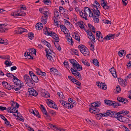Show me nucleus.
I'll list each match as a JSON object with an SVG mask.
<instances>
[{"instance_id": "nucleus-1", "label": "nucleus", "mask_w": 131, "mask_h": 131, "mask_svg": "<svg viewBox=\"0 0 131 131\" xmlns=\"http://www.w3.org/2000/svg\"><path fill=\"white\" fill-rule=\"evenodd\" d=\"M84 11H81L80 13V15L83 18H84L86 20H88L87 16L88 15L87 13H89V15L90 14H91L93 13L91 9H90L88 7H86L84 8Z\"/></svg>"}, {"instance_id": "nucleus-2", "label": "nucleus", "mask_w": 131, "mask_h": 131, "mask_svg": "<svg viewBox=\"0 0 131 131\" xmlns=\"http://www.w3.org/2000/svg\"><path fill=\"white\" fill-rule=\"evenodd\" d=\"M80 52L84 56H86L89 55L90 52L88 48L83 45H80L78 46Z\"/></svg>"}, {"instance_id": "nucleus-3", "label": "nucleus", "mask_w": 131, "mask_h": 131, "mask_svg": "<svg viewBox=\"0 0 131 131\" xmlns=\"http://www.w3.org/2000/svg\"><path fill=\"white\" fill-rule=\"evenodd\" d=\"M24 78L27 85L28 86L32 87L34 85V83L31 80L29 76L26 74L24 76Z\"/></svg>"}, {"instance_id": "nucleus-4", "label": "nucleus", "mask_w": 131, "mask_h": 131, "mask_svg": "<svg viewBox=\"0 0 131 131\" xmlns=\"http://www.w3.org/2000/svg\"><path fill=\"white\" fill-rule=\"evenodd\" d=\"M100 15V13H99L93 14L92 13L91 14H90V17H92L95 23H98L99 21V16Z\"/></svg>"}, {"instance_id": "nucleus-5", "label": "nucleus", "mask_w": 131, "mask_h": 131, "mask_svg": "<svg viewBox=\"0 0 131 131\" xmlns=\"http://www.w3.org/2000/svg\"><path fill=\"white\" fill-rule=\"evenodd\" d=\"M2 83L4 87L8 90H10L11 89L13 90V88H14L15 86L14 85H12L13 83H10L9 84L6 82L3 81Z\"/></svg>"}, {"instance_id": "nucleus-6", "label": "nucleus", "mask_w": 131, "mask_h": 131, "mask_svg": "<svg viewBox=\"0 0 131 131\" xmlns=\"http://www.w3.org/2000/svg\"><path fill=\"white\" fill-rule=\"evenodd\" d=\"M12 16L15 17L18 16H23L25 15V14L20 10H19L16 12H13L11 14Z\"/></svg>"}, {"instance_id": "nucleus-7", "label": "nucleus", "mask_w": 131, "mask_h": 131, "mask_svg": "<svg viewBox=\"0 0 131 131\" xmlns=\"http://www.w3.org/2000/svg\"><path fill=\"white\" fill-rule=\"evenodd\" d=\"M13 81L15 84V86H15L14 87H16L17 86L22 84L20 81L15 76H13Z\"/></svg>"}, {"instance_id": "nucleus-8", "label": "nucleus", "mask_w": 131, "mask_h": 131, "mask_svg": "<svg viewBox=\"0 0 131 131\" xmlns=\"http://www.w3.org/2000/svg\"><path fill=\"white\" fill-rule=\"evenodd\" d=\"M7 112L10 113H18V110L15 106H12L8 107L7 110Z\"/></svg>"}, {"instance_id": "nucleus-9", "label": "nucleus", "mask_w": 131, "mask_h": 131, "mask_svg": "<svg viewBox=\"0 0 131 131\" xmlns=\"http://www.w3.org/2000/svg\"><path fill=\"white\" fill-rule=\"evenodd\" d=\"M96 37L97 39L99 41H102L104 39L103 37L102 34L101 32L99 31H97L96 34Z\"/></svg>"}, {"instance_id": "nucleus-10", "label": "nucleus", "mask_w": 131, "mask_h": 131, "mask_svg": "<svg viewBox=\"0 0 131 131\" xmlns=\"http://www.w3.org/2000/svg\"><path fill=\"white\" fill-rule=\"evenodd\" d=\"M117 119L120 122L124 123H127L128 118L122 116L121 115L117 117Z\"/></svg>"}, {"instance_id": "nucleus-11", "label": "nucleus", "mask_w": 131, "mask_h": 131, "mask_svg": "<svg viewBox=\"0 0 131 131\" xmlns=\"http://www.w3.org/2000/svg\"><path fill=\"white\" fill-rule=\"evenodd\" d=\"M74 69H77V70L80 71L82 70V68L81 66H80L79 64L77 62H76L75 63H74L73 65Z\"/></svg>"}, {"instance_id": "nucleus-12", "label": "nucleus", "mask_w": 131, "mask_h": 131, "mask_svg": "<svg viewBox=\"0 0 131 131\" xmlns=\"http://www.w3.org/2000/svg\"><path fill=\"white\" fill-rule=\"evenodd\" d=\"M29 93L30 95L34 96H37L38 94V93L34 89H29Z\"/></svg>"}, {"instance_id": "nucleus-13", "label": "nucleus", "mask_w": 131, "mask_h": 131, "mask_svg": "<svg viewBox=\"0 0 131 131\" xmlns=\"http://www.w3.org/2000/svg\"><path fill=\"white\" fill-rule=\"evenodd\" d=\"M92 8L91 9V10L92 11L93 14L100 13V12L99 10L97 7V6L94 5H92Z\"/></svg>"}, {"instance_id": "nucleus-14", "label": "nucleus", "mask_w": 131, "mask_h": 131, "mask_svg": "<svg viewBox=\"0 0 131 131\" xmlns=\"http://www.w3.org/2000/svg\"><path fill=\"white\" fill-rule=\"evenodd\" d=\"M117 100L120 102H122L124 104H126L128 101L126 99H125L124 98L122 97H118Z\"/></svg>"}, {"instance_id": "nucleus-15", "label": "nucleus", "mask_w": 131, "mask_h": 131, "mask_svg": "<svg viewBox=\"0 0 131 131\" xmlns=\"http://www.w3.org/2000/svg\"><path fill=\"white\" fill-rule=\"evenodd\" d=\"M45 51L46 52V56L47 59L51 60L52 62H54V60L53 59V58L49 54H50L51 53L49 51L48 52L46 49H45Z\"/></svg>"}, {"instance_id": "nucleus-16", "label": "nucleus", "mask_w": 131, "mask_h": 131, "mask_svg": "<svg viewBox=\"0 0 131 131\" xmlns=\"http://www.w3.org/2000/svg\"><path fill=\"white\" fill-rule=\"evenodd\" d=\"M110 71L114 77L116 78L117 77L116 72L114 67H112L110 69Z\"/></svg>"}, {"instance_id": "nucleus-17", "label": "nucleus", "mask_w": 131, "mask_h": 131, "mask_svg": "<svg viewBox=\"0 0 131 131\" xmlns=\"http://www.w3.org/2000/svg\"><path fill=\"white\" fill-rule=\"evenodd\" d=\"M72 80H73V82L76 85H78L79 86L77 87V88L80 89L81 88V86H80L81 83L78 80H77L76 79H72Z\"/></svg>"}, {"instance_id": "nucleus-18", "label": "nucleus", "mask_w": 131, "mask_h": 131, "mask_svg": "<svg viewBox=\"0 0 131 131\" xmlns=\"http://www.w3.org/2000/svg\"><path fill=\"white\" fill-rule=\"evenodd\" d=\"M70 70L72 74L75 76H77L80 73L77 71L78 70L77 69H74L72 68Z\"/></svg>"}, {"instance_id": "nucleus-19", "label": "nucleus", "mask_w": 131, "mask_h": 131, "mask_svg": "<svg viewBox=\"0 0 131 131\" xmlns=\"http://www.w3.org/2000/svg\"><path fill=\"white\" fill-rule=\"evenodd\" d=\"M112 117L116 118L117 119V117H118L119 115H120L119 112H117L115 111H112Z\"/></svg>"}, {"instance_id": "nucleus-20", "label": "nucleus", "mask_w": 131, "mask_h": 131, "mask_svg": "<svg viewBox=\"0 0 131 131\" xmlns=\"http://www.w3.org/2000/svg\"><path fill=\"white\" fill-rule=\"evenodd\" d=\"M43 24L40 23H39L36 24V29L37 30H39L42 28Z\"/></svg>"}, {"instance_id": "nucleus-21", "label": "nucleus", "mask_w": 131, "mask_h": 131, "mask_svg": "<svg viewBox=\"0 0 131 131\" xmlns=\"http://www.w3.org/2000/svg\"><path fill=\"white\" fill-rule=\"evenodd\" d=\"M41 42L44 45L46 46L48 48H49L50 50L51 51L50 49L51 45L49 43L44 39H42L41 41Z\"/></svg>"}, {"instance_id": "nucleus-22", "label": "nucleus", "mask_w": 131, "mask_h": 131, "mask_svg": "<svg viewBox=\"0 0 131 131\" xmlns=\"http://www.w3.org/2000/svg\"><path fill=\"white\" fill-rule=\"evenodd\" d=\"M114 38V35L110 34L107 35L104 38V39L106 40H110L113 39Z\"/></svg>"}, {"instance_id": "nucleus-23", "label": "nucleus", "mask_w": 131, "mask_h": 131, "mask_svg": "<svg viewBox=\"0 0 131 131\" xmlns=\"http://www.w3.org/2000/svg\"><path fill=\"white\" fill-rule=\"evenodd\" d=\"M112 111L109 110H107L106 111V113H104V114L105 115L104 116H109L111 117L112 115Z\"/></svg>"}, {"instance_id": "nucleus-24", "label": "nucleus", "mask_w": 131, "mask_h": 131, "mask_svg": "<svg viewBox=\"0 0 131 131\" xmlns=\"http://www.w3.org/2000/svg\"><path fill=\"white\" fill-rule=\"evenodd\" d=\"M105 103L107 105L110 106H112L113 101L109 100H105Z\"/></svg>"}, {"instance_id": "nucleus-25", "label": "nucleus", "mask_w": 131, "mask_h": 131, "mask_svg": "<svg viewBox=\"0 0 131 131\" xmlns=\"http://www.w3.org/2000/svg\"><path fill=\"white\" fill-rule=\"evenodd\" d=\"M67 42L69 44H70L72 45L73 44V41L71 37L69 36V37H68L67 38Z\"/></svg>"}, {"instance_id": "nucleus-26", "label": "nucleus", "mask_w": 131, "mask_h": 131, "mask_svg": "<svg viewBox=\"0 0 131 131\" xmlns=\"http://www.w3.org/2000/svg\"><path fill=\"white\" fill-rule=\"evenodd\" d=\"M31 79L35 82L37 83L39 81V79L38 77L35 75L32 76Z\"/></svg>"}, {"instance_id": "nucleus-27", "label": "nucleus", "mask_w": 131, "mask_h": 131, "mask_svg": "<svg viewBox=\"0 0 131 131\" xmlns=\"http://www.w3.org/2000/svg\"><path fill=\"white\" fill-rule=\"evenodd\" d=\"M19 34H22L24 32H27V30L26 29L21 27L20 28L18 29Z\"/></svg>"}, {"instance_id": "nucleus-28", "label": "nucleus", "mask_w": 131, "mask_h": 131, "mask_svg": "<svg viewBox=\"0 0 131 131\" xmlns=\"http://www.w3.org/2000/svg\"><path fill=\"white\" fill-rule=\"evenodd\" d=\"M57 35V34L56 33L51 31L50 32V33H49V36L52 37V38L54 39H55V38Z\"/></svg>"}, {"instance_id": "nucleus-29", "label": "nucleus", "mask_w": 131, "mask_h": 131, "mask_svg": "<svg viewBox=\"0 0 131 131\" xmlns=\"http://www.w3.org/2000/svg\"><path fill=\"white\" fill-rule=\"evenodd\" d=\"M48 17H45L43 16H42L41 18V22L44 24H46L47 22V19Z\"/></svg>"}, {"instance_id": "nucleus-30", "label": "nucleus", "mask_w": 131, "mask_h": 131, "mask_svg": "<svg viewBox=\"0 0 131 131\" xmlns=\"http://www.w3.org/2000/svg\"><path fill=\"white\" fill-rule=\"evenodd\" d=\"M81 61L84 65H86L87 66H90V63L85 59H82L81 60Z\"/></svg>"}, {"instance_id": "nucleus-31", "label": "nucleus", "mask_w": 131, "mask_h": 131, "mask_svg": "<svg viewBox=\"0 0 131 131\" xmlns=\"http://www.w3.org/2000/svg\"><path fill=\"white\" fill-rule=\"evenodd\" d=\"M104 114V113L102 114L101 113H100L98 114H96V117L98 119H100L103 116H105Z\"/></svg>"}, {"instance_id": "nucleus-32", "label": "nucleus", "mask_w": 131, "mask_h": 131, "mask_svg": "<svg viewBox=\"0 0 131 131\" xmlns=\"http://www.w3.org/2000/svg\"><path fill=\"white\" fill-rule=\"evenodd\" d=\"M83 21H79L77 23V24H77L79 26V27H80L81 28V29H83V28H84V25L83 24Z\"/></svg>"}, {"instance_id": "nucleus-33", "label": "nucleus", "mask_w": 131, "mask_h": 131, "mask_svg": "<svg viewBox=\"0 0 131 131\" xmlns=\"http://www.w3.org/2000/svg\"><path fill=\"white\" fill-rule=\"evenodd\" d=\"M39 10L40 13H43L48 11V9L46 8H40Z\"/></svg>"}, {"instance_id": "nucleus-34", "label": "nucleus", "mask_w": 131, "mask_h": 131, "mask_svg": "<svg viewBox=\"0 0 131 131\" xmlns=\"http://www.w3.org/2000/svg\"><path fill=\"white\" fill-rule=\"evenodd\" d=\"M42 95L45 97L48 98L50 97L49 93L48 92H44L42 94Z\"/></svg>"}, {"instance_id": "nucleus-35", "label": "nucleus", "mask_w": 131, "mask_h": 131, "mask_svg": "<svg viewBox=\"0 0 131 131\" xmlns=\"http://www.w3.org/2000/svg\"><path fill=\"white\" fill-rule=\"evenodd\" d=\"M93 63L95 65V66H99V62L98 61L97 59H94L93 60Z\"/></svg>"}, {"instance_id": "nucleus-36", "label": "nucleus", "mask_w": 131, "mask_h": 131, "mask_svg": "<svg viewBox=\"0 0 131 131\" xmlns=\"http://www.w3.org/2000/svg\"><path fill=\"white\" fill-rule=\"evenodd\" d=\"M12 106H15V107L18 108L19 107V104L16 102H13V103L11 104Z\"/></svg>"}, {"instance_id": "nucleus-37", "label": "nucleus", "mask_w": 131, "mask_h": 131, "mask_svg": "<svg viewBox=\"0 0 131 131\" xmlns=\"http://www.w3.org/2000/svg\"><path fill=\"white\" fill-rule=\"evenodd\" d=\"M121 104L119 103L115 102V101H113V105L112 106L115 107H117L121 106Z\"/></svg>"}, {"instance_id": "nucleus-38", "label": "nucleus", "mask_w": 131, "mask_h": 131, "mask_svg": "<svg viewBox=\"0 0 131 131\" xmlns=\"http://www.w3.org/2000/svg\"><path fill=\"white\" fill-rule=\"evenodd\" d=\"M59 10H60V13H61V12H66V11H67V10L65 9L64 8H63L61 6H60L59 7Z\"/></svg>"}, {"instance_id": "nucleus-39", "label": "nucleus", "mask_w": 131, "mask_h": 131, "mask_svg": "<svg viewBox=\"0 0 131 131\" xmlns=\"http://www.w3.org/2000/svg\"><path fill=\"white\" fill-rule=\"evenodd\" d=\"M119 112L120 115L123 113H124V114L126 115L129 113V111H124V110L121 111Z\"/></svg>"}, {"instance_id": "nucleus-40", "label": "nucleus", "mask_w": 131, "mask_h": 131, "mask_svg": "<svg viewBox=\"0 0 131 131\" xmlns=\"http://www.w3.org/2000/svg\"><path fill=\"white\" fill-rule=\"evenodd\" d=\"M34 34L32 32H30V33L28 35V38L29 39L31 40L34 37Z\"/></svg>"}, {"instance_id": "nucleus-41", "label": "nucleus", "mask_w": 131, "mask_h": 131, "mask_svg": "<svg viewBox=\"0 0 131 131\" xmlns=\"http://www.w3.org/2000/svg\"><path fill=\"white\" fill-rule=\"evenodd\" d=\"M88 37L91 40H92L93 41L95 42V36L93 35L88 36Z\"/></svg>"}, {"instance_id": "nucleus-42", "label": "nucleus", "mask_w": 131, "mask_h": 131, "mask_svg": "<svg viewBox=\"0 0 131 131\" xmlns=\"http://www.w3.org/2000/svg\"><path fill=\"white\" fill-rule=\"evenodd\" d=\"M96 103L95 102L93 103H92L91 106V107L92 108H95L100 106L99 104H98V105H96Z\"/></svg>"}, {"instance_id": "nucleus-43", "label": "nucleus", "mask_w": 131, "mask_h": 131, "mask_svg": "<svg viewBox=\"0 0 131 131\" xmlns=\"http://www.w3.org/2000/svg\"><path fill=\"white\" fill-rule=\"evenodd\" d=\"M107 3L106 1L105 0H102L101 1V5L103 7V6L107 4Z\"/></svg>"}, {"instance_id": "nucleus-44", "label": "nucleus", "mask_w": 131, "mask_h": 131, "mask_svg": "<svg viewBox=\"0 0 131 131\" xmlns=\"http://www.w3.org/2000/svg\"><path fill=\"white\" fill-rule=\"evenodd\" d=\"M4 63L7 66H10L12 65V63L11 62H10V63L8 60L5 61Z\"/></svg>"}, {"instance_id": "nucleus-45", "label": "nucleus", "mask_w": 131, "mask_h": 131, "mask_svg": "<svg viewBox=\"0 0 131 131\" xmlns=\"http://www.w3.org/2000/svg\"><path fill=\"white\" fill-rule=\"evenodd\" d=\"M18 86H19L18 87L16 88H14H14H13V89H14L16 91H19V90L20 89H21V88L23 87L24 85H22L21 84V85H19Z\"/></svg>"}, {"instance_id": "nucleus-46", "label": "nucleus", "mask_w": 131, "mask_h": 131, "mask_svg": "<svg viewBox=\"0 0 131 131\" xmlns=\"http://www.w3.org/2000/svg\"><path fill=\"white\" fill-rule=\"evenodd\" d=\"M44 32L45 34L47 35H49V33H50V32H49L48 31V29L47 27H46L45 29L44 30Z\"/></svg>"}, {"instance_id": "nucleus-47", "label": "nucleus", "mask_w": 131, "mask_h": 131, "mask_svg": "<svg viewBox=\"0 0 131 131\" xmlns=\"http://www.w3.org/2000/svg\"><path fill=\"white\" fill-rule=\"evenodd\" d=\"M124 51L126 52L125 50H121L118 52V54L120 57H122L123 56V52Z\"/></svg>"}, {"instance_id": "nucleus-48", "label": "nucleus", "mask_w": 131, "mask_h": 131, "mask_svg": "<svg viewBox=\"0 0 131 131\" xmlns=\"http://www.w3.org/2000/svg\"><path fill=\"white\" fill-rule=\"evenodd\" d=\"M116 88V91L117 92L116 93H119V92L121 90V89L120 88L119 86L118 85H117Z\"/></svg>"}, {"instance_id": "nucleus-49", "label": "nucleus", "mask_w": 131, "mask_h": 131, "mask_svg": "<svg viewBox=\"0 0 131 131\" xmlns=\"http://www.w3.org/2000/svg\"><path fill=\"white\" fill-rule=\"evenodd\" d=\"M107 86L105 83H103L102 84V88L105 90H106L107 89Z\"/></svg>"}, {"instance_id": "nucleus-50", "label": "nucleus", "mask_w": 131, "mask_h": 131, "mask_svg": "<svg viewBox=\"0 0 131 131\" xmlns=\"http://www.w3.org/2000/svg\"><path fill=\"white\" fill-rule=\"evenodd\" d=\"M60 104L64 107V105H65L66 103V102L64 100H60Z\"/></svg>"}, {"instance_id": "nucleus-51", "label": "nucleus", "mask_w": 131, "mask_h": 131, "mask_svg": "<svg viewBox=\"0 0 131 131\" xmlns=\"http://www.w3.org/2000/svg\"><path fill=\"white\" fill-rule=\"evenodd\" d=\"M41 72V70L39 68H37L36 69V72L38 74L40 75Z\"/></svg>"}, {"instance_id": "nucleus-52", "label": "nucleus", "mask_w": 131, "mask_h": 131, "mask_svg": "<svg viewBox=\"0 0 131 131\" xmlns=\"http://www.w3.org/2000/svg\"><path fill=\"white\" fill-rule=\"evenodd\" d=\"M53 102L52 101L51 102L50 101L48 104L49 106L50 107L52 108L53 107Z\"/></svg>"}, {"instance_id": "nucleus-53", "label": "nucleus", "mask_w": 131, "mask_h": 131, "mask_svg": "<svg viewBox=\"0 0 131 131\" xmlns=\"http://www.w3.org/2000/svg\"><path fill=\"white\" fill-rule=\"evenodd\" d=\"M7 76L9 78H12V77L13 78L14 75L13 74L10 73H8L6 74Z\"/></svg>"}, {"instance_id": "nucleus-54", "label": "nucleus", "mask_w": 131, "mask_h": 131, "mask_svg": "<svg viewBox=\"0 0 131 131\" xmlns=\"http://www.w3.org/2000/svg\"><path fill=\"white\" fill-rule=\"evenodd\" d=\"M75 39L78 41H80V37L78 35H75Z\"/></svg>"}, {"instance_id": "nucleus-55", "label": "nucleus", "mask_w": 131, "mask_h": 131, "mask_svg": "<svg viewBox=\"0 0 131 131\" xmlns=\"http://www.w3.org/2000/svg\"><path fill=\"white\" fill-rule=\"evenodd\" d=\"M43 2L45 4H46L47 5H49V4L51 3L50 0H43Z\"/></svg>"}, {"instance_id": "nucleus-56", "label": "nucleus", "mask_w": 131, "mask_h": 131, "mask_svg": "<svg viewBox=\"0 0 131 131\" xmlns=\"http://www.w3.org/2000/svg\"><path fill=\"white\" fill-rule=\"evenodd\" d=\"M70 103H67V102H66V103L65 104V105H64V107L69 109V106H70Z\"/></svg>"}, {"instance_id": "nucleus-57", "label": "nucleus", "mask_w": 131, "mask_h": 131, "mask_svg": "<svg viewBox=\"0 0 131 131\" xmlns=\"http://www.w3.org/2000/svg\"><path fill=\"white\" fill-rule=\"evenodd\" d=\"M57 94L59 97L63 98V97L64 96L63 95V93L62 92H58Z\"/></svg>"}, {"instance_id": "nucleus-58", "label": "nucleus", "mask_w": 131, "mask_h": 131, "mask_svg": "<svg viewBox=\"0 0 131 131\" xmlns=\"http://www.w3.org/2000/svg\"><path fill=\"white\" fill-rule=\"evenodd\" d=\"M59 41L58 40H57L55 41V42H54V44L55 45V47L56 48H57L58 46L59 45L58 43V42H59Z\"/></svg>"}, {"instance_id": "nucleus-59", "label": "nucleus", "mask_w": 131, "mask_h": 131, "mask_svg": "<svg viewBox=\"0 0 131 131\" xmlns=\"http://www.w3.org/2000/svg\"><path fill=\"white\" fill-rule=\"evenodd\" d=\"M89 44L90 45V48L91 50L92 51H94V46H93L92 44H91L90 43H89Z\"/></svg>"}, {"instance_id": "nucleus-60", "label": "nucleus", "mask_w": 131, "mask_h": 131, "mask_svg": "<svg viewBox=\"0 0 131 131\" xmlns=\"http://www.w3.org/2000/svg\"><path fill=\"white\" fill-rule=\"evenodd\" d=\"M70 61L71 64H72V65H73L74 63H75L77 62L76 60L73 59H71L70 60Z\"/></svg>"}, {"instance_id": "nucleus-61", "label": "nucleus", "mask_w": 131, "mask_h": 131, "mask_svg": "<svg viewBox=\"0 0 131 131\" xmlns=\"http://www.w3.org/2000/svg\"><path fill=\"white\" fill-rule=\"evenodd\" d=\"M30 51L31 52V53L35 55H36V50L34 49H30Z\"/></svg>"}, {"instance_id": "nucleus-62", "label": "nucleus", "mask_w": 131, "mask_h": 131, "mask_svg": "<svg viewBox=\"0 0 131 131\" xmlns=\"http://www.w3.org/2000/svg\"><path fill=\"white\" fill-rule=\"evenodd\" d=\"M110 6H108L107 4H106L104 6H103V8L105 10L108 9L110 8Z\"/></svg>"}, {"instance_id": "nucleus-63", "label": "nucleus", "mask_w": 131, "mask_h": 131, "mask_svg": "<svg viewBox=\"0 0 131 131\" xmlns=\"http://www.w3.org/2000/svg\"><path fill=\"white\" fill-rule=\"evenodd\" d=\"M54 16L58 17L59 16V13L57 11H56L54 12Z\"/></svg>"}, {"instance_id": "nucleus-64", "label": "nucleus", "mask_w": 131, "mask_h": 131, "mask_svg": "<svg viewBox=\"0 0 131 131\" xmlns=\"http://www.w3.org/2000/svg\"><path fill=\"white\" fill-rule=\"evenodd\" d=\"M44 117L47 119L50 120V117L49 115H48V114L47 113L46 115H45L44 116Z\"/></svg>"}]
</instances>
